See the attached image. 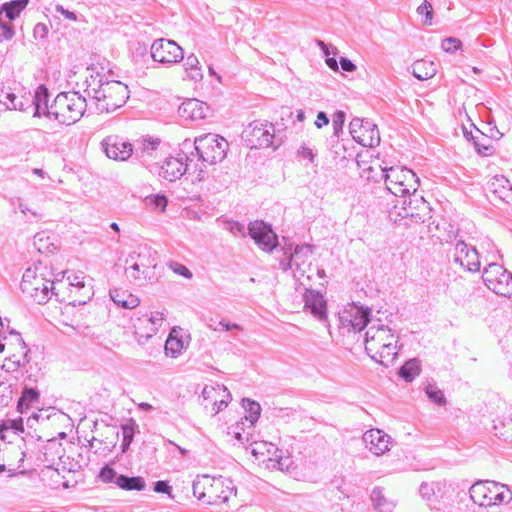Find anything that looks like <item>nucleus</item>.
<instances>
[{"label":"nucleus","mask_w":512,"mask_h":512,"mask_svg":"<svg viewBox=\"0 0 512 512\" xmlns=\"http://www.w3.org/2000/svg\"><path fill=\"white\" fill-rule=\"evenodd\" d=\"M210 111L209 106L197 99H188L184 101L178 108V115L190 121L203 120Z\"/></svg>","instance_id":"19"},{"label":"nucleus","mask_w":512,"mask_h":512,"mask_svg":"<svg viewBox=\"0 0 512 512\" xmlns=\"http://www.w3.org/2000/svg\"><path fill=\"white\" fill-rule=\"evenodd\" d=\"M40 393L37 389L25 386L17 401V411L26 412L34 403L39 402Z\"/></svg>","instance_id":"32"},{"label":"nucleus","mask_w":512,"mask_h":512,"mask_svg":"<svg viewBox=\"0 0 512 512\" xmlns=\"http://www.w3.org/2000/svg\"><path fill=\"white\" fill-rule=\"evenodd\" d=\"M482 279L486 287L495 294L510 297L512 295V273L498 263H490L484 269Z\"/></svg>","instance_id":"8"},{"label":"nucleus","mask_w":512,"mask_h":512,"mask_svg":"<svg viewBox=\"0 0 512 512\" xmlns=\"http://www.w3.org/2000/svg\"><path fill=\"white\" fill-rule=\"evenodd\" d=\"M488 189L502 202L512 204V186L506 177L502 175L494 176L488 182Z\"/></svg>","instance_id":"22"},{"label":"nucleus","mask_w":512,"mask_h":512,"mask_svg":"<svg viewBox=\"0 0 512 512\" xmlns=\"http://www.w3.org/2000/svg\"><path fill=\"white\" fill-rule=\"evenodd\" d=\"M137 429L138 424L132 418H130L127 422L121 424V430L123 434L121 451L123 453H125L129 449L131 443L133 442L134 435Z\"/></svg>","instance_id":"40"},{"label":"nucleus","mask_w":512,"mask_h":512,"mask_svg":"<svg viewBox=\"0 0 512 512\" xmlns=\"http://www.w3.org/2000/svg\"><path fill=\"white\" fill-rule=\"evenodd\" d=\"M417 13L419 15H423L425 17L424 21H423V23L425 25H431L432 24V19H433V13L434 12H433L432 4L429 1L424 0L422 2V4L418 6Z\"/></svg>","instance_id":"57"},{"label":"nucleus","mask_w":512,"mask_h":512,"mask_svg":"<svg viewBox=\"0 0 512 512\" xmlns=\"http://www.w3.org/2000/svg\"><path fill=\"white\" fill-rule=\"evenodd\" d=\"M33 244L41 254L52 253L56 250L55 244L50 240L49 235L45 231L38 232L34 235Z\"/></svg>","instance_id":"41"},{"label":"nucleus","mask_w":512,"mask_h":512,"mask_svg":"<svg viewBox=\"0 0 512 512\" xmlns=\"http://www.w3.org/2000/svg\"><path fill=\"white\" fill-rule=\"evenodd\" d=\"M241 404L247 414L235 424L233 434L247 450H250L251 455L256 457V410L253 408L256 402L250 398H243Z\"/></svg>","instance_id":"6"},{"label":"nucleus","mask_w":512,"mask_h":512,"mask_svg":"<svg viewBox=\"0 0 512 512\" xmlns=\"http://www.w3.org/2000/svg\"><path fill=\"white\" fill-rule=\"evenodd\" d=\"M396 201L401 204V211L397 212V216H400V218H407L408 211L404 208L412 207V193L410 195L396 196Z\"/></svg>","instance_id":"59"},{"label":"nucleus","mask_w":512,"mask_h":512,"mask_svg":"<svg viewBox=\"0 0 512 512\" xmlns=\"http://www.w3.org/2000/svg\"><path fill=\"white\" fill-rule=\"evenodd\" d=\"M183 348L184 344L182 339L174 337L173 334L170 333L164 346L165 354L172 358H176L181 354Z\"/></svg>","instance_id":"45"},{"label":"nucleus","mask_w":512,"mask_h":512,"mask_svg":"<svg viewBox=\"0 0 512 512\" xmlns=\"http://www.w3.org/2000/svg\"><path fill=\"white\" fill-rule=\"evenodd\" d=\"M210 476L203 475L197 476L192 482L193 495L203 503L207 504V485L209 484Z\"/></svg>","instance_id":"42"},{"label":"nucleus","mask_w":512,"mask_h":512,"mask_svg":"<svg viewBox=\"0 0 512 512\" xmlns=\"http://www.w3.org/2000/svg\"><path fill=\"white\" fill-rule=\"evenodd\" d=\"M493 422L495 436L504 441H512V418L498 417Z\"/></svg>","instance_id":"37"},{"label":"nucleus","mask_w":512,"mask_h":512,"mask_svg":"<svg viewBox=\"0 0 512 512\" xmlns=\"http://www.w3.org/2000/svg\"><path fill=\"white\" fill-rule=\"evenodd\" d=\"M436 65L432 61L417 60L412 65V75L418 80H428L435 76Z\"/></svg>","instance_id":"30"},{"label":"nucleus","mask_w":512,"mask_h":512,"mask_svg":"<svg viewBox=\"0 0 512 512\" xmlns=\"http://www.w3.org/2000/svg\"><path fill=\"white\" fill-rule=\"evenodd\" d=\"M391 437L380 429H371L364 433L363 441L373 454L380 456L390 450Z\"/></svg>","instance_id":"17"},{"label":"nucleus","mask_w":512,"mask_h":512,"mask_svg":"<svg viewBox=\"0 0 512 512\" xmlns=\"http://www.w3.org/2000/svg\"><path fill=\"white\" fill-rule=\"evenodd\" d=\"M160 144V140L158 138H144L138 140L136 146H134V153L137 159H142L146 155H151L153 151H155Z\"/></svg>","instance_id":"36"},{"label":"nucleus","mask_w":512,"mask_h":512,"mask_svg":"<svg viewBox=\"0 0 512 512\" xmlns=\"http://www.w3.org/2000/svg\"><path fill=\"white\" fill-rule=\"evenodd\" d=\"M357 142L364 147L378 146L380 144V134L377 125L370 120V129H363Z\"/></svg>","instance_id":"35"},{"label":"nucleus","mask_w":512,"mask_h":512,"mask_svg":"<svg viewBox=\"0 0 512 512\" xmlns=\"http://www.w3.org/2000/svg\"><path fill=\"white\" fill-rule=\"evenodd\" d=\"M146 207L164 212L168 205V199L164 194H152L143 199Z\"/></svg>","instance_id":"46"},{"label":"nucleus","mask_w":512,"mask_h":512,"mask_svg":"<svg viewBox=\"0 0 512 512\" xmlns=\"http://www.w3.org/2000/svg\"><path fill=\"white\" fill-rule=\"evenodd\" d=\"M87 108L86 98L79 92H61L52 103V117L63 125L79 121Z\"/></svg>","instance_id":"2"},{"label":"nucleus","mask_w":512,"mask_h":512,"mask_svg":"<svg viewBox=\"0 0 512 512\" xmlns=\"http://www.w3.org/2000/svg\"><path fill=\"white\" fill-rule=\"evenodd\" d=\"M49 90L48 88L42 84L37 87L35 90L34 96L31 99L30 107L33 106V116L34 117H41L45 116L47 118L52 117V104L49 106Z\"/></svg>","instance_id":"21"},{"label":"nucleus","mask_w":512,"mask_h":512,"mask_svg":"<svg viewBox=\"0 0 512 512\" xmlns=\"http://www.w3.org/2000/svg\"><path fill=\"white\" fill-rule=\"evenodd\" d=\"M135 328L136 339L141 345H144L158 330L155 326L146 327L144 324L142 326H135Z\"/></svg>","instance_id":"51"},{"label":"nucleus","mask_w":512,"mask_h":512,"mask_svg":"<svg viewBox=\"0 0 512 512\" xmlns=\"http://www.w3.org/2000/svg\"><path fill=\"white\" fill-rule=\"evenodd\" d=\"M469 494L472 501L479 506L509 503L512 500V492L507 485L490 480L474 483Z\"/></svg>","instance_id":"4"},{"label":"nucleus","mask_w":512,"mask_h":512,"mask_svg":"<svg viewBox=\"0 0 512 512\" xmlns=\"http://www.w3.org/2000/svg\"><path fill=\"white\" fill-rule=\"evenodd\" d=\"M386 332H391V329L385 325L371 326L365 333V351L368 355L381 350V344L385 342L383 337ZM393 334L387 335L386 340L393 338Z\"/></svg>","instance_id":"20"},{"label":"nucleus","mask_w":512,"mask_h":512,"mask_svg":"<svg viewBox=\"0 0 512 512\" xmlns=\"http://www.w3.org/2000/svg\"><path fill=\"white\" fill-rule=\"evenodd\" d=\"M104 76L93 78L92 82H97V88L92 87L88 82L85 92L96 101V108L99 112L109 113L122 107L129 99V90L127 85L120 81H104Z\"/></svg>","instance_id":"1"},{"label":"nucleus","mask_w":512,"mask_h":512,"mask_svg":"<svg viewBox=\"0 0 512 512\" xmlns=\"http://www.w3.org/2000/svg\"><path fill=\"white\" fill-rule=\"evenodd\" d=\"M260 432L258 433V465H264L266 469H279L282 470V451L278 449L275 440H278V436H272L271 440L264 439L263 436L259 438Z\"/></svg>","instance_id":"10"},{"label":"nucleus","mask_w":512,"mask_h":512,"mask_svg":"<svg viewBox=\"0 0 512 512\" xmlns=\"http://www.w3.org/2000/svg\"><path fill=\"white\" fill-rule=\"evenodd\" d=\"M168 267L176 274L183 276L184 278L190 279L192 278V272L183 264L170 261Z\"/></svg>","instance_id":"62"},{"label":"nucleus","mask_w":512,"mask_h":512,"mask_svg":"<svg viewBox=\"0 0 512 512\" xmlns=\"http://www.w3.org/2000/svg\"><path fill=\"white\" fill-rule=\"evenodd\" d=\"M54 283V280L41 278L36 270L27 268L22 276L20 288L24 294L30 296L37 304H46L52 295L58 296Z\"/></svg>","instance_id":"5"},{"label":"nucleus","mask_w":512,"mask_h":512,"mask_svg":"<svg viewBox=\"0 0 512 512\" xmlns=\"http://www.w3.org/2000/svg\"><path fill=\"white\" fill-rule=\"evenodd\" d=\"M12 429L15 433L24 432L23 419L21 417L17 419H6L3 420L0 424V432L4 430Z\"/></svg>","instance_id":"56"},{"label":"nucleus","mask_w":512,"mask_h":512,"mask_svg":"<svg viewBox=\"0 0 512 512\" xmlns=\"http://www.w3.org/2000/svg\"><path fill=\"white\" fill-rule=\"evenodd\" d=\"M48 33H49V27L48 25L44 24V23H37L35 26H34V29H33V37L36 39V40H44L47 38L48 36Z\"/></svg>","instance_id":"64"},{"label":"nucleus","mask_w":512,"mask_h":512,"mask_svg":"<svg viewBox=\"0 0 512 512\" xmlns=\"http://www.w3.org/2000/svg\"><path fill=\"white\" fill-rule=\"evenodd\" d=\"M437 230H443V237L441 240L449 243L453 240H456L459 236V228L457 224L447 221L446 219H442L441 222L436 224Z\"/></svg>","instance_id":"43"},{"label":"nucleus","mask_w":512,"mask_h":512,"mask_svg":"<svg viewBox=\"0 0 512 512\" xmlns=\"http://www.w3.org/2000/svg\"><path fill=\"white\" fill-rule=\"evenodd\" d=\"M101 146L105 155L115 161H127L134 153V145L118 135L105 137Z\"/></svg>","instance_id":"11"},{"label":"nucleus","mask_w":512,"mask_h":512,"mask_svg":"<svg viewBox=\"0 0 512 512\" xmlns=\"http://www.w3.org/2000/svg\"><path fill=\"white\" fill-rule=\"evenodd\" d=\"M346 114L345 112L338 110L334 113L333 119H332V125H333V133L335 136H339V133L343 131V126L345 122Z\"/></svg>","instance_id":"58"},{"label":"nucleus","mask_w":512,"mask_h":512,"mask_svg":"<svg viewBox=\"0 0 512 512\" xmlns=\"http://www.w3.org/2000/svg\"><path fill=\"white\" fill-rule=\"evenodd\" d=\"M313 245L310 244H297L294 247V266H296L297 269L300 268V262L303 264L306 259L313 253Z\"/></svg>","instance_id":"48"},{"label":"nucleus","mask_w":512,"mask_h":512,"mask_svg":"<svg viewBox=\"0 0 512 512\" xmlns=\"http://www.w3.org/2000/svg\"><path fill=\"white\" fill-rule=\"evenodd\" d=\"M224 228L228 230L231 234L238 237H246L248 234L251 239H253L256 242V221H251L247 228L244 225L238 221H225Z\"/></svg>","instance_id":"31"},{"label":"nucleus","mask_w":512,"mask_h":512,"mask_svg":"<svg viewBox=\"0 0 512 512\" xmlns=\"http://www.w3.org/2000/svg\"><path fill=\"white\" fill-rule=\"evenodd\" d=\"M255 130H256V126L254 125V122H250L241 133L242 142L249 149L256 148V144H255V140H254Z\"/></svg>","instance_id":"54"},{"label":"nucleus","mask_w":512,"mask_h":512,"mask_svg":"<svg viewBox=\"0 0 512 512\" xmlns=\"http://www.w3.org/2000/svg\"><path fill=\"white\" fill-rule=\"evenodd\" d=\"M117 471L109 465H105L101 468L98 477L104 483H114L117 485V479L119 478Z\"/></svg>","instance_id":"55"},{"label":"nucleus","mask_w":512,"mask_h":512,"mask_svg":"<svg viewBox=\"0 0 512 512\" xmlns=\"http://www.w3.org/2000/svg\"><path fill=\"white\" fill-rule=\"evenodd\" d=\"M371 501L377 512H392L395 507V503L384 496L380 487H375L372 490Z\"/></svg>","instance_id":"38"},{"label":"nucleus","mask_w":512,"mask_h":512,"mask_svg":"<svg viewBox=\"0 0 512 512\" xmlns=\"http://www.w3.org/2000/svg\"><path fill=\"white\" fill-rule=\"evenodd\" d=\"M421 372V362L417 358L407 360L399 369L398 376L406 382H412Z\"/></svg>","instance_id":"33"},{"label":"nucleus","mask_w":512,"mask_h":512,"mask_svg":"<svg viewBox=\"0 0 512 512\" xmlns=\"http://www.w3.org/2000/svg\"><path fill=\"white\" fill-rule=\"evenodd\" d=\"M304 309L321 322H328L327 301L323 294L314 289H306L303 294Z\"/></svg>","instance_id":"13"},{"label":"nucleus","mask_w":512,"mask_h":512,"mask_svg":"<svg viewBox=\"0 0 512 512\" xmlns=\"http://www.w3.org/2000/svg\"><path fill=\"white\" fill-rule=\"evenodd\" d=\"M29 0H11L0 6V16L3 15L9 20L14 21L21 12L27 7Z\"/></svg>","instance_id":"29"},{"label":"nucleus","mask_w":512,"mask_h":512,"mask_svg":"<svg viewBox=\"0 0 512 512\" xmlns=\"http://www.w3.org/2000/svg\"><path fill=\"white\" fill-rule=\"evenodd\" d=\"M110 297L117 306L125 309H133L140 304L138 297L120 289L110 290Z\"/></svg>","instance_id":"26"},{"label":"nucleus","mask_w":512,"mask_h":512,"mask_svg":"<svg viewBox=\"0 0 512 512\" xmlns=\"http://www.w3.org/2000/svg\"><path fill=\"white\" fill-rule=\"evenodd\" d=\"M14 34L13 25L9 22H4L0 16V42L12 39Z\"/></svg>","instance_id":"60"},{"label":"nucleus","mask_w":512,"mask_h":512,"mask_svg":"<svg viewBox=\"0 0 512 512\" xmlns=\"http://www.w3.org/2000/svg\"><path fill=\"white\" fill-rule=\"evenodd\" d=\"M270 128L272 129V133L268 129H265L261 137H258V149L272 147L273 151H275L280 146L281 142H275L274 125L270 124Z\"/></svg>","instance_id":"49"},{"label":"nucleus","mask_w":512,"mask_h":512,"mask_svg":"<svg viewBox=\"0 0 512 512\" xmlns=\"http://www.w3.org/2000/svg\"><path fill=\"white\" fill-rule=\"evenodd\" d=\"M382 171L386 190L399 191L398 183L419 181L416 174L406 167H385Z\"/></svg>","instance_id":"14"},{"label":"nucleus","mask_w":512,"mask_h":512,"mask_svg":"<svg viewBox=\"0 0 512 512\" xmlns=\"http://www.w3.org/2000/svg\"><path fill=\"white\" fill-rule=\"evenodd\" d=\"M442 49L448 53H455L461 48L462 43L458 38L448 37L442 41Z\"/></svg>","instance_id":"61"},{"label":"nucleus","mask_w":512,"mask_h":512,"mask_svg":"<svg viewBox=\"0 0 512 512\" xmlns=\"http://www.w3.org/2000/svg\"><path fill=\"white\" fill-rule=\"evenodd\" d=\"M222 478H211L207 485V505H217L228 501V494L223 490Z\"/></svg>","instance_id":"25"},{"label":"nucleus","mask_w":512,"mask_h":512,"mask_svg":"<svg viewBox=\"0 0 512 512\" xmlns=\"http://www.w3.org/2000/svg\"><path fill=\"white\" fill-rule=\"evenodd\" d=\"M412 207L405 208L408 211V217L415 219L416 222H425L430 218L431 208L424 197L417 192L412 193Z\"/></svg>","instance_id":"24"},{"label":"nucleus","mask_w":512,"mask_h":512,"mask_svg":"<svg viewBox=\"0 0 512 512\" xmlns=\"http://www.w3.org/2000/svg\"><path fill=\"white\" fill-rule=\"evenodd\" d=\"M280 240L272 225L264 220L258 219V248L265 253L273 254L278 252Z\"/></svg>","instance_id":"15"},{"label":"nucleus","mask_w":512,"mask_h":512,"mask_svg":"<svg viewBox=\"0 0 512 512\" xmlns=\"http://www.w3.org/2000/svg\"><path fill=\"white\" fill-rule=\"evenodd\" d=\"M17 340V348L19 351L9 353L3 360L2 368L7 372H16L20 368L25 367L30 362L29 349L26 343L20 337L19 333H14Z\"/></svg>","instance_id":"16"},{"label":"nucleus","mask_w":512,"mask_h":512,"mask_svg":"<svg viewBox=\"0 0 512 512\" xmlns=\"http://www.w3.org/2000/svg\"><path fill=\"white\" fill-rule=\"evenodd\" d=\"M186 160L185 153L178 154L177 157H168L161 166L160 175L170 182L181 178L187 171Z\"/></svg>","instance_id":"18"},{"label":"nucleus","mask_w":512,"mask_h":512,"mask_svg":"<svg viewBox=\"0 0 512 512\" xmlns=\"http://www.w3.org/2000/svg\"><path fill=\"white\" fill-rule=\"evenodd\" d=\"M479 135H473L471 131H468L466 128H463L464 137L472 142L476 152L481 156H491L493 155L495 149L492 145V141L488 138V135L482 133L479 129H477Z\"/></svg>","instance_id":"23"},{"label":"nucleus","mask_w":512,"mask_h":512,"mask_svg":"<svg viewBox=\"0 0 512 512\" xmlns=\"http://www.w3.org/2000/svg\"><path fill=\"white\" fill-rule=\"evenodd\" d=\"M125 274L137 286H145L153 276L156 268V259L153 252L147 247H139L128 254L125 260Z\"/></svg>","instance_id":"3"},{"label":"nucleus","mask_w":512,"mask_h":512,"mask_svg":"<svg viewBox=\"0 0 512 512\" xmlns=\"http://www.w3.org/2000/svg\"><path fill=\"white\" fill-rule=\"evenodd\" d=\"M153 489L156 493L167 494L170 498H174V496L172 495V487L170 486L168 481L158 480L154 482Z\"/></svg>","instance_id":"63"},{"label":"nucleus","mask_w":512,"mask_h":512,"mask_svg":"<svg viewBox=\"0 0 512 512\" xmlns=\"http://www.w3.org/2000/svg\"><path fill=\"white\" fill-rule=\"evenodd\" d=\"M283 244H280L278 248L279 252H282L283 257L279 258V266L278 268L283 271H288L294 266V247L295 245L292 242H289L286 237H282Z\"/></svg>","instance_id":"27"},{"label":"nucleus","mask_w":512,"mask_h":512,"mask_svg":"<svg viewBox=\"0 0 512 512\" xmlns=\"http://www.w3.org/2000/svg\"><path fill=\"white\" fill-rule=\"evenodd\" d=\"M399 191L395 190H386L391 197L410 195L411 193L417 192L419 181L418 182H401L398 183Z\"/></svg>","instance_id":"50"},{"label":"nucleus","mask_w":512,"mask_h":512,"mask_svg":"<svg viewBox=\"0 0 512 512\" xmlns=\"http://www.w3.org/2000/svg\"><path fill=\"white\" fill-rule=\"evenodd\" d=\"M363 129H370L369 119L354 118L349 124L350 134L356 141L358 140V133H361Z\"/></svg>","instance_id":"53"},{"label":"nucleus","mask_w":512,"mask_h":512,"mask_svg":"<svg viewBox=\"0 0 512 512\" xmlns=\"http://www.w3.org/2000/svg\"><path fill=\"white\" fill-rule=\"evenodd\" d=\"M352 311V332H360L371 321V309L369 307L356 306Z\"/></svg>","instance_id":"28"},{"label":"nucleus","mask_w":512,"mask_h":512,"mask_svg":"<svg viewBox=\"0 0 512 512\" xmlns=\"http://www.w3.org/2000/svg\"><path fill=\"white\" fill-rule=\"evenodd\" d=\"M396 348L397 345H393L390 341L383 342L381 344V350L376 351V353L379 354V364L384 367H389L398 356Z\"/></svg>","instance_id":"39"},{"label":"nucleus","mask_w":512,"mask_h":512,"mask_svg":"<svg viewBox=\"0 0 512 512\" xmlns=\"http://www.w3.org/2000/svg\"><path fill=\"white\" fill-rule=\"evenodd\" d=\"M454 262L469 272H478L481 266L478 251L463 239H459L455 245Z\"/></svg>","instance_id":"12"},{"label":"nucleus","mask_w":512,"mask_h":512,"mask_svg":"<svg viewBox=\"0 0 512 512\" xmlns=\"http://www.w3.org/2000/svg\"><path fill=\"white\" fill-rule=\"evenodd\" d=\"M425 393L429 400L438 406H445L447 399L443 391L435 384H428L425 388Z\"/></svg>","instance_id":"47"},{"label":"nucleus","mask_w":512,"mask_h":512,"mask_svg":"<svg viewBox=\"0 0 512 512\" xmlns=\"http://www.w3.org/2000/svg\"><path fill=\"white\" fill-rule=\"evenodd\" d=\"M151 57L158 63L173 64L184 59V51L175 41L160 38L151 45Z\"/></svg>","instance_id":"9"},{"label":"nucleus","mask_w":512,"mask_h":512,"mask_svg":"<svg viewBox=\"0 0 512 512\" xmlns=\"http://www.w3.org/2000/svg\"><path fill=\"white\" fill-rule=\"evenodd\" d=\"M31 270H36L38 276L41 278L52 279L54 272L52 266H50L45 260L39 259L34 262Z\"/></svg>","instance_id":"52"},{"label":"nucleus","mask_w":512,"mask_h":512,"mask_svg":"<svg viewBox=\"0 0 512 512\" xmlns=\"http://www.w3.org/2000/svg\"><path fill=\"white\" fill-rule=\"evenodd\" d=\"M194 148L202 162L213 165L226 157L229 144L222 136L208 133L195 139Z\"/></svg>","instance_id":"7"},{"label":"nucleus","mask_w":512,"mask_h":512,"mask_svg":"<svg viewBox=\"0 0 512 512\" xmlns=\"http://www.w3.org/2000/svg\"><path fill=\"white\" fill-rule=\"evenodd\" d=\"M117 486L125 491H143L146 488L145 479L141 476L119 475Z\"/></svg>","instance_id":"34"},{"label":"nucleus","mask_w":512,"mask_h":512,"mask_svg":"<svg viewBox=\"0 0 512 512\" xmlns=\"http://www.w3.org/2000/svg\"><path fill=\"white\" fill-rule=\"evenodd\" d=\"M185 70L187 72V76L191 80H199L202 78L201 69L199 67V60L194 54H190L185 59Z\"/></svg>","instance_id":"44"}]
</instances>
